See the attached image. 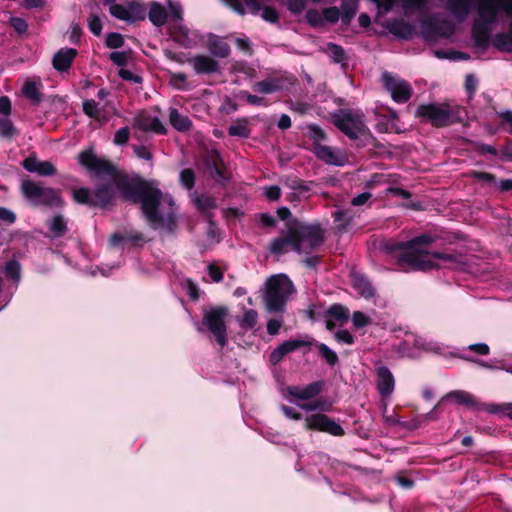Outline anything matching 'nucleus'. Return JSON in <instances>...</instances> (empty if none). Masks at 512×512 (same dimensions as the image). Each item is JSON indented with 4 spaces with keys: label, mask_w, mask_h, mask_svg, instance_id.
<instances>
[{
    "label": "nucleus",
    "mask_w": 512,
    "mask_h": 512,
    "mask_svg": "<svg viewBox=\"0 0 512 512\" xmlns=\"http://www.w3.org/2000/svg\"><path fill=\"white\" fill-rule=\"evenodd\" d=\"M78 159L82 166L106 180L94 190V206L107 207L118 190L124 200L141 204L146 221L153 229L169 233L176 229L174 201L169 195H164L155 182L120 177L114 166L97 157L92 150L81 152Z\"/></svg>",
    "instance_id": "nucleus-1"
},
{
    "label": "nucleus",
    "mask_w": 512,
    "mask_h": 512,
    "mask_svg": "<svg viewBox=\"0 0 512 512\" xmlns=\"http://www.w3.org/2000/svg\"><path fill=\"white\" fill-rule=\"evenodd\" d=\"M433 242L430 235L424 234L410 241L398 244L402 251L399 255V264L410 270H430L440 267V262L449 263L450 266L457 263V257L453 254L429 252L426 247Z\"/></svg>",
    "instance_id": "nucleus-2"
},
{
    "label": "nucleus",
    "mask_w": 512,
    "mask_h": 512,
    "mask_svg": "<svg viewBox=\"0 0 512 512\" xmlns=\"http://www.w3.org/2000/svg\"><path fill=\"white\" fill-rule=\"evenodd\" d=\"M511 14L512 0H478L472 27L475 45L485 48L491 31L502 21V15L510 16Z\"/></svg>",
    "instance_id": "nucleus-3"
},
{
    "label": "nucleus",
    "mask_w": 512,
    "mask_h": 512,
    "mask_svg": "<svg viewBox=\"0 0 512 512\" xmlns=\"http://www.w3.org/2000/svg\"><path fill=\"white\" fill-rule=\"evenodd\" d=\"M323 386V381H315L305 386H288L283 392V397L306 412L329 411L330 404L327 401L313 400L321 393Z\"/></svg>",
    "instance_id": "nucleus-4"
},
{
    "label": "nucleus",
    "mask_w": 512,
    "mask_h": 512,
    "mask_svg": "<svg viewBox=\"0 0 512 512\" xmlns=\"http://www.w3.org/2000/svg\"><path fill=\"white\" fill-rule=\"evenodd\" d=\"M291 280L284 274L273 275L265 283L264 303L271 313L282 312L288 297L293 293Z\"/></svg>",
    "instance_id": "nucleus-5"
},
{
    "label": "nucleus",
    "mask_w": 512,
    "mask_h": 512,
    "mask_svg": "<svg viewBox=\"0 0 512 512\" xmlns=\"http://www.w3.org/2000/svg\"><path fill=\"white\" fill-rule=\"evenodd\" d=\"M332 118L334 125L350 139H358L367 132L364 115L359 110L340 109Z\"/></svg>",
    "instance_id": "nucleus-6"
},
{
    "label": "nucleus",
    "mask_w": 512,
    "mask_h": 512,
    "mask_svg": "<svg viewBox=\"0 0 512 512\" xmlns=\"http://www.w3.org/2000/svg\"><path fill=\"white\" fill-rule=\"evenodd\" d=\"M416 113L439 127L451 125L460 119L459 107L446 103L421 105Z\"/></svg>",
    "instance_id": "nucleus-7"
},
{
    "label": "nucleus",
    "mask_w": 512,
    "mask_h": 512,
    "mask_svg": "<svg viewBox=\"0 0 512 512\" xmlns=\"http://www.w3.org/2000/svg\"><path fill=\"white\" fill-rule=\"evenodd\" d=\"M21 191L24 197L35 206H61L63 204L56 190L31 180L22 181Z\"/></svg>",
    "instance_id": "nucleus-8"
},
{
    "label": "nucleus",
    "mask_w": 512,
    "mask_h": 512,
    "mask_svg": "<svg viewBox=\"0 0 512 512\" xmlns=\"http://www.w3.org/2000/svg\"><path fill=\"white\" fill-rule=\"evenodd\" d=\"M296 252L309 254L323 243V230L318 224H297L293 228Z\"/></svg>",
    "instance_id": "nucleus-9"
},
{
    "label": "nucleus",
    "mask_w": 512,
    "mask_h": 512,
    "mask_svg": "<svg viewBox=\"0 0 512 512\" xmlns=\"http://www.w3.org/2000/svg\"><path fill=\"white\" fill-rule=\"evenodd\" d=\"M171 21L175 23V34L177 40L185 47H192L196 44L198 34L190 31L183 23V8L178 2L167 1Z\"/></svg>",
    "instance_id": "nucleus-10"
},
{
    "label": "nucleus",
    "mask_w": 512,
    "mask_h": 512,
    "mask_svg": "<svg viewBox=\"0 0 512 512\" xmlns=\"http://www.w3.org/2000/svg\"><path fill=\"white\" fill-rule=\"evenodd\" d=\"M222 2L240 15L260 14L265 21L270 23L278 21V13L276 10L271 7H262L257 0H245L244 2L240 0H222Z\"/></svg>",
    "instance_id": "nucleus-11"
},
{
    "label": "nucleus",
    "mask_w": 512,
    "mask_h": 512,
    "mask_svg": "<svg viewBox=\"0 0 512 512\" xmlns=\"http://www.w3.org/2000/svg\"><path fill=\"white\" fill-rule=\"evenodd\" d=\"M105 3L109 5L110 14L121 21L134 23L146 17V9L136 1H130L126 5L115 3V0H105Z\"/></svg>",
    "instance_id": "nucleus-12"
},
{
    "label": "nucleus",
    "mask_w": 512,
    "mask_h": 512,
    "mask_svg": "<svg viewBox=\"0 0 512 512\" xmlns=\"http://www.w3.org/2000/svg\"><path fill=\"white\" fill-rule=\"evenodd\" d=\"M227 316V309L224 307H216L206 310L203 315V324L215 336L217 342L221 346H225L226 326L224 319Z\"/></svg>",
    "instance_id": "nucleus-13"
},
{
    "label": "nucleus",
    "mask_w": 512,
    "mask_h": 512,
    "mask_svg": "<svg viewBox=\"0 0 512 512\" xmlns=\"http://www.w3.org/2000/svg\"><path fill=\"white\" fill-rule=\"evenodd\" d=\"M381 80L394 101L404 103L410 99L412 89L405 80L389 72H383Z\"/></svg>",
    "instance_id": "nucleus-14"
},
{
    "label": "nucleus",
    "mask_w": 512,
    "mask_h": 512,
    "mask_svg": "<svg viewBox=\"0 0 512 512\" xmlns=\"http://www.w3.org/2000/svg\"><path fill=\"white\" fill-rule=\"evenodd\" d=\"M305 428L308 430H317L333 436H342L344 429L335 421L328 418L323 413H315L304 418Z\"/></svg>",
    "instance_id": "nucleus-15"
},
{
    "label": "nucleus",
    "mask_w": 512,
    "mask_h": 512,
    "mask_svg": "<svg viewBox=\"0 0 512 512\" xmlns=\"http://www.w3.org/2000/svg\"><path fill=\"white\" fill-rule=\"evenodd\" d=\"M371 1L376 4V7L379 10V12L383 13V14L389 12L393 8V6L396 2V0H371ZM399 1L401 3V7H402L404 14L407 16L423 11L429 3V0H399Z\"/></svg>",
    "instance_id": "nucleus-16"
},
{
    "label": "nucleus",
    "mask_w": 512,
    "mask_h": 512,
    "mask_svg": "<svg viewBox=\"0 0 512 512\" xmlns=\"http://www.w3.org/2000/svg\"><path fill=\"white\" fill-rule=\"evenodd\" d=\"M314 153L318 159L329 165L344 166L348 162L347 155L343 150L331 146L316 144Z\"/></svg>",
    "instance_id": "nucleus-17"
},
{
    "label": "nucleus",
    "mask_w": 512,
    "mask_h": 512,
    "mask_svg": "<svg viewBox=\"0 0 512 512\" xmlns=\"http://www.w3.org/2000/svg\"><path fill=\"white\" fill-rule=\"evenodd\" d=\"M133 127L143 132H153L156 134H166L167 129L157 116H153L147 112L138 113L133 122Z\"/></svg>",
    "instance_id": "nucleus-18"
},
{
    "label": "nucleus",
    "mask_w": 512,
    "mask_h": 512,
    "mask_svg": "<svg viewBox=\"0 0 512 512\" xmlns=\"http://www.w3.org/2000/svg\"><path fill=\"white\" fill-rule=\"evenodd\" d=\"M376 386L382 397H389L394 391V376L385 365L379 364L376 366Z\"/></svg>",
    "instance_id": "nucleus-19"
},
{
    "label": "nucleus",
    "mask_w": 512,
    "mask_h": 512,
    "mask_svg": "<svg viewBox=\"0 0 512 512\" xmlns=\"http://www.w3.org/2000/svg\"><path fill=\"white\" fill-rule=\"evenodd\" d=\"M77 55L78 52L74 48H61L54 54L52 58V66L61 74L68 73Z\"/></svg>",
    "instance_id": "nucleus-20"
},
{
    "label": "nucleus",
    "mask_w": 512,
    "mask_h": 512,
    "mask_svg": "<svg viewBox=\"0 0 512 512\" xmlns=\"http://www.w3.org/2000/svg\"><path fill=\"white\" fill-rule=\"evenodd\" d=\"M473 0H444L443 8L457 21H464L470 14Z\"/></svg>",
    "instance_id": "nucleus-21"
},
{
    "label": "nucleus",
    "mask_w": 512,
    "mask_h": 512,
    "mask_svg": "<svg viewBox=\"0 0 512 512\" xmlns=\"http://www.w3.org/2000/svg\"><path fill=\"white\" fill-rule=\"evenodd\" d=\"M196 74H212L219 71V64L206 55H196L187 60Z\"/></svg>",
    "instance_id": "nucleus-22"
},
{
    "label": "nucleus",
    "mask_w": 512,
    "mask_h": 512,
    "mask_svg": "<svg viewBox=\"0 0 512 512\" xmlns=\"http://www.w3.org/2000/svg\"><path fill=\"white\" fill-rule=\"evenodd\" d=\"M22 164L26 171L40 176H51L56 173V169L50 161H41L36 157H28Z\"/></svg>",
    "instance_id": "nucleus-23"
},
{
    "label": "nucleus",
    "mask_w": 512,
    "mask_h": 512,
    "mask_svg": "<svg viewBox=\"0 0 512 512\" xmlns=\"http://www.w3.org/2000/svg\"><path fill=\"white\" fill-rule=\"evenodd\" d=\"M291 250L296 251V242L292 228L287 235L274 238L269 246L270 253L274 255H282Z\"/></svg>",
    "instance_id": "nucleus-24"
},
{
    "label": "nucleus",
    "mask_w": 512,
    "mask_h": 512,
    "mask_svg": "<svg viewBox=\"0 0 512 512\" xmlns=\"http://www.w3.org/2000/svg\"><path fill=\"white\" fill-rule=\"evenodd\" d=\"M444 399L452 400L457 404L464 405L473 410H480V402L469 392L462 390H455L449 392Z\"/></svg>",
    "instance_id": "nucleus-25"
},
{
    "label": "nucleus",
    "mask_w": 512,
    "mask_h": 512,
    "mask_svg": "<svg viewBox=\"0 0 512 512\" xmlns=\"http://www.w3.org/2000/svg\"><path fill=\"white\" fill-rule=\"evenodd\" d=\"M207 48L213 56L220 58L228 57L231 52L229 44L215 34L208 36Z\"/></svg>",
    "instance_id": "nucleus-26"
},
{
    "label": "nucleus",
    "mask_w": 512,
    "mask_h": 512,
    "mask_svg": "<svg viewBox=\"0 0 512 512\" xmlns=\"http://www.w3.org/2000/svg\"><path fill=\"white\" fill-rule=\"evenodd\" d=\"M283 78H267L253 85V90L262 94H271L284 88Z\"/></svg>",
    "instance_id": "nucleus-27"
},
{
    "label": "nucleus",
    "mask_w": 512,
    "mask_h": 512,
    "mask_svg": "<svg viewBox=\"0 0 512 512\" xmlns=\"http://www.w3.org/2000/svg\"><path fill=\"white\" fill-rule=\"evenodd\" d=\"M148 18L153 25L161 27L168 19V12L161 3L153 1L149 4Z\"/></svg>",
    "instance_id": "nucleus-28"
},
{
    "label": "nucleus",
    "mask_w": 512,
    "mask_h": 512,
    "mask_svg": "<svg viewBox=\"0 0 512 512\" xmlns=\"http://www.w3.org/2000/svg\"><path fill=\"white\" fill-rule=\"evenodd\" d=\"M352 287L359 296L369 299L374 296V289L369 280L361 274L352 275Z\"/></svg>",
    "instance_id": "nucleus-29"
},
{
    "label": "nucleus",
    "mask_w": 512,
    "mask_h": 512,
    "mask_svg": "<svg viewBox=\"0 0 512 512\" xmlns=\"http://www.w3.org/2000/svg\"><path fill=\"white\" fill-rule=\"evenodd\" d=\"M219 163H221V159L216 152L209 154L204 160V165L209 176L223 184L225 178L221 173Z\"/></svg>",
    "instance_id": "nucleus-30"
},
{
    "label": "nucleus",
    "mask_w": 512,
    "mask_h": 512,
    "mask_svg": "<svg viewBox=\"0 0 512 512\" xmlns=\"http://www.w3.org/2000/svg\"><path fill=\"white\" fill-rule=\"evenodd\" d=\"M191 199L197 209L207 216H209L210 212L216 208V201L208 195L193 192L191 194Z\"/></svg>",
    "instance_id": "nucleus-31"
},
{
    "label": "nucleus",
    "mask_w": 512,
    "mask_h": 512,
    "mask_svg": "<svg viewBox=\"0 0 512 512\" xmlns=\"http://www.w3.org/2000/svg\"><path fill=\"white\" fill-rule=\"evenodd\" d=\"M169 122L178 131H187L191 127L190 119L176 108L169 109Z\"/></svg>",
    "instance_id": "nucleus-32"
},
{
    "label": "nucleus",
    "mask_w": 512,
    "mask_h": 512,
    "mask_svg": "<svg viewBox=\"0 0 512 512\" xmlns=\"http://www.w3.org/2000/svg\"><path fill=\"white\" fill-rule=\"evenodd\" d=\"M414 345L416 348L426 352L441 354L445 351L443 344L421 336L415 338Z\"/></svg>",
    "instance_id": "nucleus-33"
},
{
    "label": "nucleus",
    "mask_w": 512,
    "mask_h": 512,
    "mask_svg": "<svg viewBox=\"0 0 512 512\" xmlns=\"http://www.w3.org/2000/svg\"><path fill=\"white\" fill-rule=\"evenodd\" d=\"M387 27L392 34L403 39L409 38L413 33L412 26L401 20H393Z\"/></svg>",
    "instance_id": "nucleus-34"
},
{
    "label": "nucleus",
    "mask_w": 512,
    "mask_h": 512,
    "mask_svg": "<svg viewBox=\"0 0 512 512\" xmlns=\"http://www.w3.org/2000/svg\"><path fill=\"white\" fill-rule=\"evenodd\" d=\"M22 92L33 104H38L41 101L39 87L34 81H26L23 85Z\"/></svg>",
    "instance_id": "nucleus-35"
},
{
    "label": "nucleus",
    "mask_w": 512,
    "mask_h": 512,
    "mask_svg": "<svg viewBox=\"0 0 512 512\" xmlns=\"http://www.w3.org/2000/svg\"><path fill=\"white\" fill-rule=\"evenodd\" d=\"M73 199L79 204L94 206V191L87 188H79L73 191Z\"/></svg>",
    "instance_id": "nucleus-36"
},
{
    "label": "nucleus",
    "mask_w": 512,
    "mask_h": 512,
    "mask_svg": "<svg viewBox=\"0 0 512 512\" xmlns=\"http://www.w3.org/2000/svg\"><path fill=\"white\" fill-rule=\"evenodd\" d=\"M4 272L6 276L13 280L16 284L20 282L21 279V266L18 261L10 260L4 266Z\"/></svg>",
    "instance_id": "nucleus-37"
},
{
    "label": "nucleus",
    "mask_w": 512,
    "mask_h": 512,
    "mask_svg": "<svg viewBox=\"0 0 512 512\" xmlns=\"http://www.w3.org/2000/svg\"><path fill=\"white\" fill-rule=\"evenodd\" d=\"M49 230L54 237H59L66 231V221L61 215L54 216L49 223Z\"/></svg>",
    "instance_id": "nucleus-38"
},
{
    "label": "nucleus",
    "mask_w": 512,
    "mask_h": 512,
    "mask_svg": "<svg viewBox=\"0 0 512 512\" xmlns=\"http://www.w3.org/2000/svg\"><path fill=\"white\" fill-rule=\"evenodd\" d=\"M123 241L139 243V242H144L145 239H144L143 235L140 233H133V234L125 235V236H122L119 234H114L110 238V243L113 246H116Z\"/></svg>",
    "instance_id": "nucleus-39"
},
{
    "label": "nucleus",
    "mask_w": 512,
    "mask_h": 512,
    "mask_svg": "<svg viewBox=\"0 0 512 512\" xmlns=\"http://www.w3.org/2000/svg\"><path fill=\"white\" fill-rule=\"evenodd\" d=\"M358 9V0H342L341 14L344 20H350Z\"/></svg>",
    "instance_id": "nucleus-40"
},
{
    "label": "nucleus",
    "mask_w": 512,
    "mask_h": 512,
    "mask_svg": "<svg viewBox=\"0 0 512 512\" xmlns=\"http://www.w3.org/2000/svg\"><path fill=\"white\" fill-rule=\"evenodd\" d=\"M16 134V128L8 116L0 119V137L10 139Z\"/></svg>",
    "instance_id": "nucleus-41"
},
{
    "label": "nucleus",
    "mask_w": 512,
    "mask_h": 512,
    "mask_svg": "<svg viewBox=\"0 0 512 512\" xmlns=\"http://www.w3.org/2000/svg\"><path fill=\"white\" fill-rule=\"evenodd\" d=\"M328 314L337 321H346L348 319L349 310L341 304H333L328 309Z\"/></svg>",
    "instance_id": "nucleus-42"
},
{
    "label": "nucleus",
    "mask_w": 512,
    "mask_h": 512,
    "mask_svg": "<svg viewBox=\"0 0 512 512\" xmlns=\"http://www.w3.org/2000/svg\"><path fill=\"white\" fill-rule=\"evenodd\" d=\"M311 345V342L303 340V339H291L284 341L280 344L281 349L284 351L285 354H288L290 352L295 351L296 349L303 347V346H309Z\"/></svg>",
    "instance_id": "nucleus-43"
},
{
    "label": "nucleus",
    "mask_w": 512,
    "mask_h": 512,
    "mask_svg": "<svg viewBox=\"0 0 512 512\" xmlns=\"http://www.w3.org/2000/svg\"><path fill=\"white\" fill-rule=\"evenodd\" d=\"M351 320H352V324H353L354 328H356V329H361V328L366 327L372 323L371 318L367 314H365L361 311H355L352 314Z\"/></svg>",
    "instance_id": "nucleus-44"
},
{
    "label": "nucleus",
    "mask_w": 512,
    "mask_h": 512,
    "mask_svg": "<svg viewBox=\"0 0 512 512\" xmlns=\"http://www.w3.org/2000/svg\"><path fill=\"white\" fill-rule=\"evenodd\" d=\"M228 133L230 136L247 138L250 134V130L245 122H239L231 125L228 128Z\"/></svg>",
    "instance_id": "nucleus-45"
},
{
    "label": "nucleus",
    "mask_w": 512,
    "mask_h": 512,
    "mask_svg": "<svg viewBox=\"0 0 512 512\" xmlns=\"http://www.w3.org/2000/svg\"><path fill=\"white\" fill-rule=\"evenodd\" d=\"M318 349L329 365L333 366L338 362L337 354L332 349H330L326 344L320 343L318 345Z\"/></svg>",
    "instance_id": "nucleus-46"
},
{
    "label": "nucleus",
    "mask_w": 512,
    "mask_h": 512,
    "mask_svg": "<svg viewBox=\"0 0 512 512\" xmlns=\"http://www.w3.org/2000/svg\"><path fill=\"white\" fill-rule=\"evenodd\" d=\"M335 222L339 224L341 228H346L353 220L352 215L346 210H336L333 213Z\"/></svg>",
    "instance_id": "nucleus-47"
},
{
    "label": "nucleus",
    "mask_w": 512,
    "mask_h": 512,
    "mask_svg": "<svg viewBox=\"0 0 512 512\" xmlns=\"http://www.w3.org/2000/svg\"><path fill=\"white\" fill-rule=\"evenodd\" d=\"M258 314L255 310H247L240 321V325L244 328L251 329L257 323Z\"/></svg>",
    "instance_id": "nucleus-48"
},
{
    "label": "nucleus",
    "mask_w": 512,
    "mask_h": 512,
    "mask_svg": "<svg viewBox=\"0 0 512 512\" xmlns=\"http://www.w3.org/2000/svg\"><path fill=\"white\" fill-rule=\"evenodd\" d=\"M180 182L186 189H192L195 183V174L191 169H184L180 172Z\"/></svg>",
    "instance_id": "nucleus-49"
},
{
    "label": "nucleus",
    "mask_w": 512,
    "mask_h": 512,
    "mask_svg": "<svg viewBox=\"0 0 512 512\" xmlns=\"http://www.w3.org/2000/svg\"><path fill=\"white\" fill-rule=\"evenodd\" d=\"M206 233L208 237V245H213L220 241V231L211 220L208 222Z\"/></svg>",
    "instance_id": "nucleus-50"
},
{
    "label": "nucleus",
    "mask_w": 512,
    "mask_h": 512,
    "mask_svg": "<svg viewBox=\"0 0 512 512\" xmlns=\"http://www.w3.org/2000/svg\"><path fill=\"white\" fill-rule=\"evenodd\" d=\"M472 176L487 187L495 186L496 184L495 176L490 173L474 171Z\"/></svg>",
    "instance_id": "nucleus-51"
},
{
    "label": "nucleus",
    "mask_w": 512,
    "mask_h": 512,
    "mask_svg": "<svg viewBox=\"0 0 512 512\" xmlns=\"http://www.w3.org/2000/svg\"><path fill=\"white\" fill-rule=\"evenodd\" d=\"M124 44V38L121 34L119 33H115V32H112V33H109L106 37V46L108 48H120L122 47Z\"/></svg>",
    "instance_id": "nucleus-52"
},
{
    "label": "nucleus",
    "mask_w": 512,
    "mask_h": 512,
    "mask_svg": "<svg viewBox=\"0 0 512 512\" xmlns=\"http://www.w3.org/2000/svg\"><path fill=\"white\" fill-rule=\"evenodd\" d=\"M83 111L89 117L96 118L99 115V104L92 99L83 101Z\"/></svg>",
    "instance_id": "nucleus-53"
},
{
    "label": "nucleus",
    "mask_w": 512,
    "mask_h": 512,
    "mask_svg": "<svg viewBox=\"0 0 512 512\" xmlns=\"http://www.w3.org/2000/svg\"><path fill=\"white\" fill-rule=\"evenodd\" d=\"M88 28L95 36L102 34V22L97 15H90L88 20Z\"/></svg>",
    "instance_id": "nucleus-54"
},
{
    "label": "nucleus",
    "mask_w": 512,
    "mask_h": 512,
    "mask_svg": "<svg viewBox=\"0 0 512 512\" xmlns=\"http://www.w3.org/2000/svg\"><path fill=\"white\" fill-rule=\"evenodd\" d=\"M307 131H308L309 137L312 138L316 142L315 145L319 144L318 142L325 138L324 131L318 125L309 124L307 126Z\"/></svg>",
    "instance_id": "nucleus-55"
},
{
    "label": "nucleus",
    "mask_w": 512,
    "mask_h": 512,
    "mask_svg": "<svg viewBox=\"0 0 512 512\" xmlns=\"http://www.w3.org/2000/svg\"><path fill=\"white\" fill-rule=\"evenodd\" d=\"M129 135H130V132H129V128L128 127H122L120 128L119 130L116 131L115 135H114V143L116 145H124L128 142L129 140Z\"/></svg>",
    "instance_id": "nucleus-56"
},
{
    "label": "nucleus",
    "mask_w": 512,
    "mask_h": 512,
    "mask_svg": "<svg viewBox=\"0 0 512 512\" xmlns=\"http://www.w3.org/2000/svg\"><path fill=\"white\" fill-rule=\"evenodd\" d=\"M263 194L270 201H276L281 196V189L277 185L267 186L263 189Z\"/></svg>",
    "instance_id": "nucleus-57"
},
{
    "label": "nucleus",
    "mask_w": 512,
    "mask_h": 512,
    "mask_svg": "<svg viewBox=\"0 0 512 512\" xmlns=\"http://www.w3.org/2000/svg\"><path fill=\"white\" fill-rule=\"evenodd\" d=\"M9 21H10L11 26L19 34L25 33L27 31V29H28V24H27V22L23 18H20V17H10Z\"/></svg>",
    "instance_id": "nucleus-58"
},
{
    "label": "nucleus",
    "mask_w": 512,
    "mask_h": 512,
    "mask_svg": "<svg viewBox=\"0 0 512 512\" xmlns=\"http://www.w3.org/2000/svg\"><path fill=\"white\" fill-rule=\"evenodd\" d=\"M15 220L16 215L12 210L0 207V223L13 224Z\"/></svg>",
    "instance_id": "nucleus-59"
},
{
    "label": "nucleus",
    "mask_w": 512,
    "mask_h": 512,
    "mask_svg": "<svg viewBox=\"0 0 512 512\" xmlns=\"http://www.w3.org/2000/svg\"><path fill=\"white\" fill-rule=\"evenodd\" d=\"M110 59L117 66H125L128 61V54L123 51H115L110 54Z\"/></svg>",
    "instance_id": "nucleus-60"
},
{
    "label": "nucleus",
    "mask_w": 512,
    "mask_h": 512,
    "mask_svg": "<svg viewBox=\"0 0 512 512\" xmlns=\"http://www.w3.org/2000/svg\"><path fill=\"white\" fill-rule=\"evenodd\" d=\"M335 339L339 343L351 345L354 343V336L348 330H339L335 333Z\"/></svg>",
    "instance_id": "nucleus-61"
},
{
    "label": "nucleus",
    "mask_w": 512,
    "mask_h": 512,
    "mask_svg": "<svg viewBox=\"0 0 512 512\" xmlns=\"http://www.w3.org/2000/svg\"><path fill=\"white\" fill-rule=\"evenodd\" d=\"M258 223L263 227H273L276 225V219L269 213H261L257 216Z\"/></svg>",
    "instance_id": "nucleus-62"
},
{
    "label": "nucleus",
    "mask_w": 512,
    "mask_h": 512,
    "mask_svg": "<svg viewBox=\"0 0 512 512\" xmlns=\"http://www.w3.org/2000/svg\"><path fill=\"white\" fill-rule=\"evenodd\" d=\"M135 155L143 160L151 161L152 153L150 150L144 145H136L133 147Z\"/></svg>",
    "instance_id": "nucleus-63"
},
{
    "label": "nucleus",
    "mask_w": 512,
    "mask_h": 512,
    "mask_svg": "<svg viewBox=\"0 0 512 512\" xmlns=\"http://www.w3.org/2000/svg\"><path fill=\"white\" fill-rule=\"evenodd\" d=\"M329 52L331 54V57L333 59L334 62H341L344 60V50L338 46V45H335V44H330L329 45Z\"/></svg>",
    "instance_id": "nucleus-64"
}]
</instances>
